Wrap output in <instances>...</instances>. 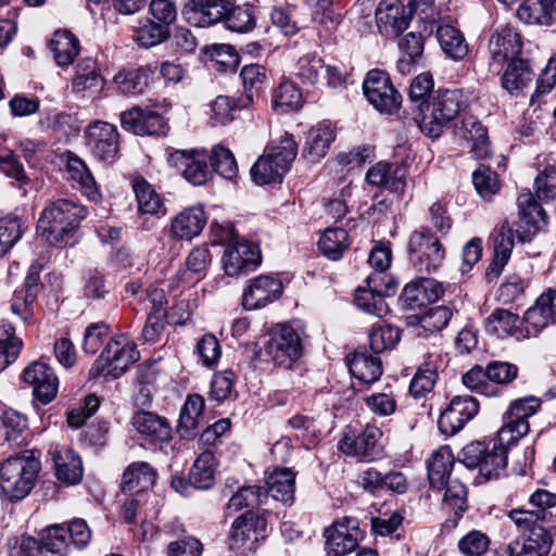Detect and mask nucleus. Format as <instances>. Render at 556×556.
I'll return each instance as SVG.
<instances>
[{"mask_svg": "<svg viewBox=\"0 0 556 556\" xmlns=\"http://www.w3.org/2000/svg\"><path fill=\"white\" fill-rule=\"evenodd\" d=\"M87 215L88 211L84 205L73 200L58 199L50 202L41 212L37 230L49 244L66 245Z\"/></svg>", "mask_w": 556, "mask_h": 556, "instance_id": "f257e3e1", "label": "nucleus"}, {"mask_svg": "<svg viewBox=\"0 0 556 556\" xmlns=\"http://www.w3.org/2000/svg\"><path fill=\"white\" fill-rule=\"evenodd\" d=\"M41 463L33 451L26 450L8 457L0 467V489L12 502L26 497L38 478Z\"/></svg>", "mask_w": 556, "mask_h": 556, "instance_id": "f03ea898", "label": "nucleus"}, {"mask_svg": "<svg viewBox=\"0 0 556 556\" xmlns=\"http://www.w3.org/2000/svg\"><path fill=\"white\" fill-rule=\"evenodd\" d=\"M298 153V144L293 137L286 134L278 142L266 148L251 167L252 180L258 186L279 184L290 170Z\"/></svg>", "mask_w": 556, "mask_h": 556, "instance_id": "7ed1b4c3", "label": "nucleus"}, {"mask_svg": "<svg viewBox=\"0 0 556 556\" xmlns=\"http://www.w3.org/2000/svg\"><path fill=\"white\" fill-rule=\"evenodd\" d=\"M513 443L511 438L501 440L498 432L497 438L488 444L472 442L466 445L459 459L467 468H477L486 480L497 478L507 465V445Z\"/></svg>", "mask_w": 556, "mask_h": 556, "instance_id": "20e7f679", "label": "nucleus"}, {"mask_svg": "<svg viewBox=\"0 0 556 556\" xmlns=\"http://www.w3.org/2000/svg\"><path fill=\"white\" fill-rule=\"evenodd\" d=\"M465 99L459 90H442L432 96L419 122L420 130L428 137L438 138L443 129L459 114Z\"/></svg>", "mask_w": 556, "mask_h": 556, "instance_id": "39448f33", "label": "nucleus"}, {"mask_svg": "<svg viewBox=\"0 0 556 556\" xmlns=\"http://www.w3.org/2000/svg\"><path fill=\"white\" fill-rule=\"evenodd\" d=\"M138 359L139 352L136 345L126 336H117L106 343L101 355L89 369V378L117 379Z\"/></svg>", "mask_w": 556, "mask_h": 556, "instance_id": "423d86ee", "label": "nucleus"}, {"mask_svg": "<svg viewBox=\"0 0 556 556\" xmlns=\"http://www.w3.org/2000/svg\"><path fill=\"white\" fill-rule=\"evenodd\" d=\"M409 260L420 273L437 270L445 258V250L428 229L415 230L408 241Z\"/></svg>", "mask_w": 556, "mask_h": 556, "instance_id": "0eeeda50", "label": "nucleus"}, {"mask_svg": "<svg viewBox=\"0 0 556 556\" xmlns=\"http://www.w3.org/2000/svg\"><path fill=\"white\" fill-rule=\"evenodd\" d=\"M261 262L260 248L238 235H232L222 257L224 270L229 277L247 275L254 270Z\"/></svg>", "mask_w": 556, "mask_h": 556, "instance_id": "6e6552de", "label": "nucleus"}, {"mask_svg": "<svg viewBox=\"0 0 556 556\" xmlns=\"http://www.w3.org/2000/svg\"><path fill=\"white\" fill-rule=\"evenodd\" d=\"M264 352L275 366L290 369L302 356L300 336L291 326L281 325L264 345Z\"/></svg>", "mask_w": 556, "mask_h": 556, "instance_id": "1a4fd4ad", "label": "nucleus"}, {"mask_svg": "<svg viewBox=\"0 0 556 556\" xmlns=\"http://www.w3.org/2000/svg\"><path fill=\"white\" fill-rule=\"evenodd\" d=\"M416 11L415 0H381L376 10L379 33L395 38L409 25Z\"/></svg>", "mask_w": 556, "mask_h": 556, "instance_id": "9d476101", "label": "nucleus"}, {"mask_svg": "<svg viewBox=\"0 0 556 556\" xmlns=\"http://www.w3.org/2000/svg\"><path fill=\"white\" fill-rule=\"evenodd\" d=\"M168 164L179 170L193 186H202L212 177L210 154L205 150L167 149Z\"/></svg>", "mask_w": 556, "mask_h": 556, "instance_id": "9b49d317", "label": "nucleus"}, {"mask_svg": "<svg viewBox=\"0 0 556 556\" xmlns=\"http://www.w3.org/2000/svg\"><path fill=\"white\" fill-rule=\"evenodd\" d=\"M522 49L520 35L510 26L497 28L489 39V71L500 74L503 66L517 60Z\"/></svg>", "mask_w": 556, "mask_h": 556, "instance_id": "f8f14e48", "label": "nucleus"}, {"mask_svg": "<svg viewBox=\"0 0 556 556\" xmlns=\"http://www.w3.org/2000/svg\"><path fill=\"white\" fill-rule=\"evenodd\" d=\"M325 538L329 555L346 556L356 549L363 539V532L356 518L343 517L326 528Z\"/></svg>", "mask_w": 556, "mask_h": 556, "instance_id": "ddd939ff", "label": "nucleus"}, {"mask_svg": "<svg viewBox=\"0 0 556 556\" xmlns=\"http://www.w3.org/2000/svg\"><path fill=\"white\" fill-rule=\"evenodd\" d=\"M363 90L369 103L381 113L392 114L401 104V94L383 71H369L363 83Z\"/></svg>", "mask_w": 556, "mask_h": 556, "instance_id": "4468645a", "label": "nucleus"}, {"mask_svg": "<svg viewBox=\"0 0 556 556\" xmlns=\"http://www.w3.org/2000/svg\"><path fill=\"white\" fill-rule=\"evenodd\" d=\"M541 401L530 396L514 401L504 414V425L498 430L501 440L511 438L516 442L525 437L530 429L528 418L536 413Z\"/></svg>", "mask_w": 556, "mask_h": 556, "instance_id": "2eb2a0df", "label": "nucleus"}, {"mask_svg": "<svg viewBox=\"0 0 556 556\" xmlns=\"http://www.w3.org/2000/svg\"><path fill=\"white\" fill-rule=\"evenodd\" d=\"M479 410L478 401L470 395L454 396L450 405L441 413L438 426L445 435H453L471 420Z\"/></svg>", "mask_w": 556, "mask_h": 556, "instance_id": "dca6fc26", "label": "nucleus"}, {"mask_svg": "<svg viewBox=\"0 0 556 556\" xmlns=\"http://www.w3.org/2000/svg\"><path fill=\"white\" fill-rule=\"evenodd\" d=\"M525 336L536 337L542 330L556 324V290L543 292L530 306L522 318Z\"/></svg>", "mask_w": 556, "mask_h": 556, "instance_id": "f3484780", "label": "nucleus"}, {"mask_svg": "<svg viewBox=\"0 0 556 556\" xmlns=\"http://www.w3.org/2000/svg\"><path fill=\"white\" fill-rule=\"evenodd\" d=\"M382 431L375 425H367L358 434L344 433L339 441V450L349 456L362 460H371L380 454V440Z\"/></svg>", "mask_w": 556, "mask_h": 556, "instance_id": "a211bd4d", "label": "nucleus"}, {"mask_svg": "<svg viewBox=\"0 0 556 556\" xmlns=\"http://www.w3.org/2000/svg\"><path fill=\"white\" fill-rule=\"evenodd\" d=\"M87 144L93 155L103 162H113L118 152L117 128L106 122L97 121L86 130Z\"/></svg>", "mask_w": 556, "mask_h": 556, "instance_id": "6ab92c4d", "label": "nucleus"}, {"mask_svg": "<svg viewBox=\"0 0 556 556\" xmlns=\"http://www.w3.org/2000/svg\"><path fill=\"white\" fill-rule=\"evenodd\" d=\"M23 381L33 387L35 397L42 404L54 400L59 380L54 370L45 363L34 362L23 371Z\"/></svg>", "mask_w": 556, "mask_h": 556, "instance_id": "aec40b11", "label": "nucleus"}, {"mask_svg": "<svg viewBox=\"0 0 556 556\" xmlns=\"http://www.w3.org/2000/svg\"><path fill=\"white\" fill-rule=\"evenodd\" d=\"M282 282L270 275H261L250 280L242 295V304L247 309L264 307L279 299L282 293Z\"/></svg>", "mask_w": 556, "mask_h": 556, "instance_id": "412c9836", "label": "nucleus"}, {"mask_svg": "<svg viewBox=\"0 0 556 556\" xmlns=\"http://www.w3.org/2000/svg\"><path fill=\"white\" fill-rule=\"evenodd\" d=\"M123 128L138 136H152L165 132L163 117L151 110L140 108L129 109L121 114Z\"/></svg>", "mask_w": 556, "mask_h": 556, "instance_id": "4be33fe9", "label": "nucleus"}, {"mask_svg": "<svg viewBox=\"0 0 556 556\" xmlns=\"http://www.w3.org/2000/svg\"><path fill=\"white\" fill-rule=\"evenodd\" d=\"M455 136L470 143V153L477 160H485L491 155L486 128L475 117L464 116L455 125Z\"/></svg>", "mask_w": 556, "mask_h": 556, "instance_id": "5701e85b", "label": "nucleus"}, {"mask_svg": "<svg viewBox=\"0 0 556 556\" xmlns=\"http://www.w3.org/2000/svg\"><path fill=\"white\" fill-rule=\"evenodd\" d=\"M229 5L227 0H194L182 14L189 24L205 27L225 20Z\"/></svg>", "mask_w": 556, "mask_h": 556, "instance_id": "b1692460", "label": "nucleus"}, {"mask_svg": "<svg viewBox=\"0 0 556 556\" xmlns=\"http://www.w3.org/2000/svg\"><path fill=\"white\" fill-rule=\"evenodd\" d=\"M257 528H265L264 518L254 516L250 511L236 518L229 538L230 548L239 553L251 551L257 541Z\"/></svg>", "mask_w": 556, "mask_h": 556, "instance_id": "393cba45", "label": "nucleus"}, {"mask_svg": "<svg viewBox=\"0 0 556 556\" xmlns=\"http://www.w3.org/2000/svg\"><path fill=\"white\" fill-rule=\"evenodd\" d=\"M553 540L545 528H533L507 545L508 556H547Z\"/></svg>", "mask_w": 556, "mask_h": 556, "instance_id": "a878e982", "label": "nucleus"}, {"mask_svg": "<svg viewBox=\"0 0 556 556\" xmlns=\"http://www.w3.org/2000/svg\"><path fill=\"white\" fill-rule=\"evenodd\" d=\"M514 244L513 225L508 219H505L493 237L494 256L485 271V277L489 281L498 278L510 257Z\"/></svg>", "mask_w": 556, "mask_h": 556, "instance_id": "bb28decb", "label": "nucleus"}, {"mask_svg": "<svg viewBox=\"0 0 556 556\" xmlns=\"http://www.w3.org/2000/svg\"><path fill=\"white\" fill-rule=\"evenodd\" d=\"M206 225V215L201 206L184 208L172 218L169 232L180 240H191L199 236Z\"/></svg>", "mask_w": 556, "mask_h": 556, "instance_id": "cd10ccee", "label": "nucleus"}, {"mask_svg": "<svg viewBox=\"0 0 556 556\" xmlns=\"http://www.w3.org/2000/svg\"><path fill=\"white\" fill-rule=\"evenodd\" d=\"M56 478L67 485L80 482L83 478V463L73 450L65 446L55 447L51 451Z\"/></svg>", "mask_w": 556, "mask_h": 556, "instance_id": "c85d7f7f", "label": "nucleus"}, {"mask_svg": "<svg viewBox=\"0 0 556 556\" xmlns=\"http://www.w3.org/2000/svg\"><path fill=\"white\" fill-rule=\"evenodd\" d=\"M366 180L370 186L400 192L405 186V169L400 165L379 162L368 169Z\"/></svg>", "mask_w": 556, "mask_h": 556, "instance_id": "c756f323", "label": "nucleus"}, {"mask_svg": "<svg viewBox=\"0 0 556 556\" xmlns=\"http://www.w3.org/2000/svg\"><path fill=\"white\" fill-rule=\"evenodd\" d=\"M204 406L205 401L201 395H188L178 420L177 430L181 438L192 439L197 435L204 420Z\"/></svg>", "mask_w": 556, "mask_h": 556, "instance_id": "7c9ffc66", "label": "nucleus"}, {"mask_svg": "<svg viewBox=\"0 0 556 556\" xmlns=\"http://www.w3.org/2000/svg\"><path fill=\"white\" fill-rule=\"evenodd\" d=\"M351 374L364 383H374L382 375V363L378 354H369L366 349L356 350L348 359Z\"/></svg>", "mask_w": 556, "mask_h": 556, "instance_id": "2f4dec72", "label": "nucleus"}, {"mask_svg": "<svg viewBox=\"0 0 556 556\" xmlns=\"http://www.w3.org/2000/svg\"><path fill=\"white\" fill-rule=\"evenodd\" d=\"M367 287H359L355 294V304L365 313L376 317H383L389 312V306L381 294V285L376 282L375 276H368Z\"/></svg>", "mask_w": 556, "mask_h": 556, "instance_id": "473e14b6", "label": "nucleus"}, {"mask_svg": "<svg viewBox=\"0 0 556 556\" xmlns=\"http://www.w3.org/2000/svg\"><path fill=\"white\" fill-rule=\"evenodd\" d=\"M517 15L526 24L551 26L556 21V0H523Z\"/></svg>", "mask_w": 556, "mask_h": 556, "instance_id": "72a5a7b5", "label": "nucleus"}, {"mask_svg": "<svg viewBox=\"0 0 556 556\" xmlns=\"http://www.w3.org/2000/svg\"><path fill=\"white\" fill-rule=\"evenodd\" d=\"M132 425L142 435L152 441L167 442L172 438V428L168 421L151 412L140 410L134 414Z\"/></svg>", "mask_w": 556, "mask_h": 556, "instance_id": "f704fd0d", "label": "nucleus"}, {"mask_svg": "<svg viewBox=\"0 0 556 556\" xmlns=\"http://www.w3.org/2000/svg\"><path fill=\"white\" fill-rule=\"evenodd\" d=\"M263 492L275 501L292 503L295 491V473L289 468H277L266 479Z\"/></svg>", "mask_w": 556, "mask_h": 556, "instance_id": "c9c22d12", "label": "nucleus"}, {"mask_svg": "<svg viewBox=\"0 0 556 556\" xmlns=\"http://www.w3.org/2000/svg\"><path fill=\"white\" fill-rule=\"evenodd\" d=\"M454 465V456L448 446L433 451L427 460L428 479L432 488L443 489Z\"/></svg>", "mask_w": 556, "mask_h": 556, "instance_id": "e433bc0d", "label": "nucleus"}, {"mask_svg": "<svg viewBox=\"0 0 556 556\" xmlns=\"http://www.w3.org/2000/svg\"><path fill=\"white\" fill-rule=\"evenodd\" d=\"M155 477L154 469L148 463H132L124 471L122 490L130 493L147 491L153 486Z\"/></svg>", "mask_w": 556, "mask_h": 556, "instance_id": "4c0bfd02", "label": "nucleus"}, {"mask_svg": "<svg viewBox=\"0 0 556 556\" xmlns=\"http://www.w3.org/2000/svg\"><path fill=\"white\" fill-rule=\"evenodd\" d=\"M132 188L141 215H165L166 208L163 199L151 184L143 178H137L132 182Z\"/></svg>", "mask_w": 556, "mask_h": 556, "instance_id": "58836bf2", "label": "nucleus"}, {"mask_svg": "<svg viewBox=\"0 0 556 556\" xmlns=\"http://www.w3.org/2000/svg\"><path fill=\"white\" fill-rule=\"evenodd\" d=\"M486 330L496 333L498 337L514 336L517 339L529 338L525 336V326L520 327V318L504 308H496L486 318Z\"/></svg>", "mask_w": 556, "mask_h": 556, "instance_id": "ea45409f", "label": "nucleus"}, {"mask_svg": "<svg viewBox=\"0 0 556 556\" xmlns=\"http://www.w3.org/2000/svg\"><path fill=\"white\" fill-rule=\"evenodd\" d=\"M334 140V130L328 124H318L313 127L306 138L303 155L311 162L323 159Z\"/></svg>", "mask_w": 556, "mask_h": 556, "instance_id": "a19ab883", "label": "nucleus"}, {"mask_svg": "<svg viewBox=\"0 0 556 556\" xmlns=\"http://www.w3.org/2000/svg\"><path fill=\"white\" fill-rule=\"evenodd\" d=\"M66 173L68 179L75 181L89 200L98 201L101 198L94 178L81 159L74 154L68 155Z\"/></svg>", "mask_w": 556, "mask_h": 556, "instance_id": "79ce46f5", "label": "nucleus"}, {"mask_svg": "<svg viewBox=\"0 0 556 556\" xmlns=\"http://www.w3.org/2000/svg\"><path fill=\"white\" fill-rule=\"evenodd\" d=\"M217 462L211 451L201 453L189 472V482L199 490H207L215 483Z\"/></svg>", "mask_w": 556, "mask_h": 556, "instance_id": "37998d69", "label": "nucleus"}, {"mask_svg": "<svg viewBox=\"0 0 556 556\" xmlns=\"http://www.w3.org/2000/svg\"><path fill=\"white\" fill-rule=\"evenodd\" d=\"M49 47L60 66H67L73 63L79 52L78 39L67 29L56 30L49 42Z\"/></svg>", "mask_w": 556, "mask_h": 556, "instance_id": "c03bdc74", "label": "nucleus"}, {"mask_svg": "<svg viewBox=\"0 0 556 556\" xmlns=\"http://www.w3.org/2000/svg\"><path fill=\"white\" fill-rule=\"evenodd\" d=\"M437 38L440 47L450 58L462 60L468 54L465 37L456 27L448 24L438 26Z\"/></svg>", "mask_w": 556, "mask_h": 556, "instance_id": "a18cd8bd", "label": "nucleus"}, {"mask_svg": "<svg viewBox=\"0 0 556 556\" xmlns=\"http://www.w3.org/2000/svg\"><path fill=\"white\" fill-rule=\"evenodd\" d=\"M212 262L210 249L204 245L193 248L188 254L186 268L177 273L179 281L189 282L194 276H204Z\"/></svg>", "mask_w": 556, "mask_h": 556, "instance_id": "49530a36", "label": "nucleus"}, {"mask_svg": "<svg viewBox=\"0 0 556 556\" xmlns=\"http://www.w3.org/2000/svg\"><path fill=\"white\" fill-rule=\"evenodd\" d=\"M533 79V73L526 60L517 59L508 63L502 77V86L508 92L521 90Z\"/></svg>", "mask_w": 556, "mask_h": 556, "instance_id": "de8ad7c7", "label": "nucleus"}, {"mask_svg": "<svg viewBox=\"0 0 556 556\" xmlns=\"http://www.w3.org/2000/svg\"><path fill=\"white\" fill-rule=\"evenodd\" d=\"M22 340L14 334V328L0 321V372L20 356Z\"/></svg>", "mask_w": 556, "mask_h": 556, "instance_id": "09e8293b", "label": "nucleus"}, {"mask_svg": "<svg viewBox=\"0 0 556 556\" xmlns=\"http://www.w3.org/2000/svg\"><path fill=\"white\" fill-rule=\"evenodd\" d=\"M149 79L150 71L143 67L118 72L113 78L114 84L124 94L142 93L149 85Z\"/></svg>", "mask_w": 556, "mask_h": 556, "instance_id": "8fccbe9b", "label": "nucleus"}, {"mask_svg": "<svg viewBox=\"0 0 556 556\" xmlns=\"http://www.w3.org/2000/svg\"><path fill=\"white\" fill-rule=\"evenodd\" d=\"M325 72V64L320 58L307 53L301 56L294 65L293 76L303 85L313 86L319 81Z\"/></svg>", "mask_w": 556, "mask_h": 556, "instance_id": "3c124183", "label": "nucleus"}, {"mask_svg": "<svg viewBox=\"0 0 556 556\" xmlns=\"http://www.w3.org/2000/svg\"><path fill=\"white\" fill-rule=\"evenodd\" d=\"M349 247V235L342 228L327 229L318 241L320 252L329 260L337 261Z\"/></svg>", "mask_w": 556, "mask_h": 556, "instance_id": "603ef678", "label": "nucleus"}, {"mask_svg": "<svg viewBox=\"0 0 556 556\" xmlns=\"http://www.w3.org/2000/svg\"><path fill=\"white\" fill-rule=\"evenodd\" d=\"M520 218L529 226L540 228L547 224L545 210L536 202L531 192L521 193L517 200Z\"/></svg>", "mask_w": 556, "mask_h": 556, "instance_id": "864d4df0", "label": "nucleus"}, {"mask_svg": "<svg viewBox=\"0 0 556 556\" xmlns=\"http://www.w3.org/2000/svg\"><path fill=\"white\" fill-rule=\"evenodd\" d=\"M169 37V27L159 22L147 20L137 29L135 40L144 48L164 42Z\"/></svg>", "mask_w": 556, "mask_h": 556, "instance_id": "5fc2aeb1", "label": "nucleus"}, {"mask_svg": "<svg viewBox=\"0 0 556 556\" xmlns=\"http://www.w3.org/2000/svg\"><path fill=\"white\" fill-rule=\"evenodd\" d=\"M401 338L400 330L391 325L380 324L372 327L369 333V349L374 354H380L392 349Z\"/></svg>", "mask_w": 556, "mask_h": 556, "instance_id": "6e6d98bb", "label": "nucleus"}, {"mask_svg": "<svg viewBox=\"0 0 556 556\" xmlns=\"http://www.w3.org/2000/svg\"><path fill=\"white\" fill-rule=\"evenodd\" d=\"M40 538L47 547L48 554L66 556L70 549L67 530L65 525H50L40 532Z\"/></svg>", "mask_w": 556, "mask_h": 556, "instance_id": "4d7b16f0", "label": "nucleus"}, {"mask_svg": "<svg viewBox=\"0 0 556 556\" xmlns=\"http://www.w3.org/2000/svg\"><path fill=\"white\" fill-rule=\"evenodd\" d=\"M443 505L460 518L467 507V488L457 479H448L445 484Z\"/></svg>", "mask_w": 556, "mask_h": 556, "instance_id": "13d9d810", "label": "nucleus"}, {"mask_svg": "<svg viewBox=\"0 0 556 556\" xmlns=\"http://www.w3.org/2000/svg\"><path fill=\"white\" fill-rule=\"evenodd\" d=\"M266 500L267 494L263 493L261 486H243L229 498L227 509L238 511L245 507H254L266 503Z\"/></svg>", "mask_w": 556, "mask_h": 556, "instance_id": "bf43d9fd", "label": "nucleus"}, {"mask_svg": "<svg viewBox=\"0 0 556 556\" xmlns=\"http://www.w3.org/2000/svg\"><path fill=\"white\" fill-rule=\"evenodd\" d=\"M208 154L212 172L215 170L227 179L236 177L238 166L235 156L229 149L217 146L213 148Z\"/></svg>", "mask_w": 556, "mask_h": 556, "instance_id": "052dcab7", "label": "nucleus"}, {"mask_svg": "<svg viewBox=\"0 0 556 556\" xmlns=\"http://www.w3.org/2000/svg\"><path fill=\"white\" fill-rule=\"evenodd\" d=\"M240 77L245 90V101L242 105H247L253 101L255 94L260 92L266 79L265 68L260 64H249L242 67Z\"/></svg>", "mask_w": 556, "mask_h": 556, "instance_id": "680f3d73", "label": "nucleus"}, {"mask_svg": "<svg viewBox=\"0 0 556 556\" xmlns=\"http://www.w3.org/2000/svg\"><path fill=\"white\" fill-rule=\"evenodd\" d=\"M225 24L228 29L237 33L251 31L255 26V16L251 7H231L226 13Z\"/></svg>", "mask_w": 556, "mask_h": 556, "instance_id": "e2e57ef3", "label": "nucleus"}, {"mask_svg": "<svg viewBox=\"0 0 556 556\" xmlns=\"http://www.w3.org/2000/svg\"><path fill=\"white\" fill-rule=\"evenodd\" d=\"M472 182L479 195L485 200H490L500 190L496 173L484 165L473 172Z\"/></svg>", "mask_w": 556, "mask_h": 556, "instance_id": "0e129e2a", "label": "nucleus"}, {"mask_svg": "<svg viewBox=\"0 0 556 556\" xmlns=\"http://www.w3.org/2000/svg\"><path fill=\"white\" fill-rule=\"evenodd\" d=\"M452 316L453 312L450 307L438 305L428 308L420 315L418 323L425 331H440L448 324Z\"/></svg>", "mask_w": 556, "mask_h": 556, "instance_id": "69168bd1", "label": "nucleus"}, {"mask_svg": "<svg viewBox=\"0 0 556 556\" xmlns=\"http://www.w3.org/2000/svg\"><path fill=\"white\" fill-rule=\"evenodd\" d=\"M273 103L275 108L296 110L302 105V93L292 81H281L274 92Z\"/></svg>", "mask_w": 556, "mask_h": 556, "instance_id": "338daca9", "label": "nucleus"}, {"mask_svg": "<svg viewBox=\"0 0 556 556\" xmlns=\"http://www.w3.org/2000/svg\"><path fill=\"white\" fill-rule=\"evenodd\" d=\"M535 195L539 200L549 202L556 198V168L545 167L535 178Z\"/></svg>", "mask_w": 556, "mask_h": 556, "instance_id": "774afa93", "label": "nucleus"}]
</instances>
